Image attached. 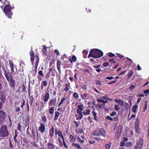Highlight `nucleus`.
<instances>
[{
	"instance_id": "f257e3e1",
	"label": "nucleus",
	"mask_w": 149,
	"mask_h": 149,
	"mask_svg": "<svg viewBox=\"0 0 149 149\" xmlns=\"http://www.w3.org/2000/svg\"><path fill=\"white\" fill-rule=\"evenodd\" d=\"M103 55V52L100 50L97 49H91L88 58L92 57L94 58H99Z\"/></svg>"
},
{
	"instance_id": "f03ea898",
	"label": "nucleus",
	"mask_w": 149,
	"mask_h": 149,
	"mask_svg": "<svg viewBox=\"0 0 149 149\" xmlns=\"http://www.w3.org/2000/svg\"><path fill=\"white\" fill-rule=\"evenodd\" d=\"M9 133L7 127L6 125H2L0 128V136L1 137H7L8 136Z\"/></svg>"
},
{
	"instance_id": "7ed1b4c3",
	"label": "nucleus",
	"mask_w": 149,
	"mask_h": 149,
	"mask_svg": "<svg viewBox=\"0 0 149 149\" xmlns=\"http://www.w3.org/2000/svg\"><path fill=\"white\" fill-rule=\"evenodd\" d=\"M140 123L139 118L136 119V121L135 123L134 128L136 133L137 135H139L140 133L141 129L139 127Z\"/></svg>"
},
{
	"instance_id": "20e7f679",
	"label": "nucleus",
	"mask_w": 149,
	"mask_h": 149,
	"mask_svg": "<svg viewBox=\"0 0 149 149\" xmlns=\"http://www.w3.org/2000/svg\"><path fill=\"white\" fill-rule=\"evenodd\" d=\"M143 140L142 138H140L136 142V145L134 149H142L143 144Z\"/></svg>"
},
{
	"instance_id": "39448f33",
	"label": "nucleus",
	"mask_w": 149,
	"mask_h": 149,
	"mask_svg": "<svg viewBox=\"0 0 149 149\" xmlns=\"http://www.w3.org/2000/svg\"><path fill=\"white\" fill-rule=\"evenodd\" d=\"M122 127L121 125L118 126L117 128V130L115 133V136L116 138L118 139L121 134Z\"/></svg>"
},
{
	"instance_id": "423d86ee",
	"label": "nucleus",
	"mask_w": 149,
	"mask_h": 149,
	"mask_svg": "<svg viewBox=\"0 0 149 149\" xmlns=\"http://www.w3.org/2000/svg\"><path fill=\"white\" fill-rule=\"evenodd\" d=\"M11 10V8L9 5H6L5 6L4 9V11L5 14L7 16H8L9 15Z\"/></svg>"
},
{
	"instance_id": "0eeeda50",
	"label": "nucleus",
	"mask_w": 149,
	"mask_h": 149,
	"mask_svg": "<svg viewBox=\"0 0 149 149\" xmlns=\"http://www.w3.org/2000/svg\"><path fill=\"white\" fill-rule=\"evenodd\" d=\"M6 117L5 112L2 110L0 111V123H2Z\"/></svg>"
},
{
	"instance_id": "6e6552de",
	"label": "nucleus",
	"mask_w": 149,
	"mask_h": 149,
	"mask_svg": "<svg viewBox=\"0 0 149 149\" xmlns=\"http://www.w3.org/2000/svg\"><path fill=\"white\" fill-rule=\"evenodd\" d=\"M56 98L55 97L54 99H51L49 103V106H55L56 104Z\"/></svg>"
},
{
	"instance_id": "1a4fd4ad",
	"label": "nucleus",
	"mask_w": 149,
	"mask_h": 149,
	"mask_svg": "<svg viewBox=\"0 0 149 149\" xmlns=\"http://www.w3.org/2000/svg\"><path fill=\"white\" fill-rule=\"evenodd\" d=\"M45 129V125L42 123H41L40 126L38 128V130L40 131L41 133H43Z\"/></svg>"
},
{
	"instance_id": "9d476101",
	"label": "nucleus",
	"mask_w": 149,
	"mask_h": 149,
	"mask_svg": "<svg viewBox=\"0 0 149 149\" xmlns=\"http://www.w3.org/2000/svg\"><path fill=\"white\" fill-rule=\"evenodd\" d=\"M11 77V79L10 80L9 84L10 85V86L11 87H14L15 86V81L14 80H13V79L12 77V76H10Z\"/></svg>"
},
{
	"instance_id": "9b49d317",
	"label": "nucleus",
	"mask_w": 149,
	"mask_h": 149,
	"mask_svg": "<svg viewBox=\"0 0 149 149\" xmlns=\"http://www.w3.org/2000/svg\"><path fill=\"white\" fill-rule=\"evenodd\" d=\"M99 132L100 133V136L102 135L104 138L106 137V132L105 130L103 128H101L99 130Z\"/></svg>"
},
{
	"instance_id": "f8f14e48",
	"label": "nucleus",
	"mask_w": 149,
	"mask_h": 149,
	"mask_svg": "<svg viewBox=\"0 0 149 149\" xmlns=\"http://www.w3.org/2000/svg\"><path fill=\"white\" fill-rule=\"evenodd\" d=\"M91 108H93V111L92 112V113H93V115L94 116V119L95 120H96V121H98V120H97V113L95 112V108H94V107L93 106H92L91 107Z\"/></svg>"
},
{
	"instance_id": "ddd939ff",
	"label": "nucleus",
	"mask_w": 149,
	"mask_h": 149,
	"mask_svg": "<svg viewBox=\"0 0 149 149\" xmlns=\"http://www.w3.org/2000/svg\"><path fill=\"white\" fill-rule=\"evenodd\" d=\"M92 135L94 136H100V133L99 132V130H96L94 131L92 133Z\"/></svg>"
},
{
	"instance_id": "4468645a",
	"label": "nucleus",
	"mask_w": 149,
	"mask_h": 149,
	"mask_svg": "<svg viewBox=\"0 0 149 149\" xmlns=\"http://www.w3.org/2000/svg\"><path fill=\"white\" fill-rule=\"evenodd\" d=\"M61 62L59 60H58L57 61V67L59 73L61 72Z\"/></svg>"
},
{
	"instance_id": "2eb2a0df",
	"label": "nucleus",
	"mask_w": 149,
	"mask_h": 149,
	"mask_svg": "<svg viewBox=\"0 0 149 149\" xmlns=\"http://www.w3.org/2000/svg\"><path fill=\"white\" fill-rule=\"evenodd\" d=\"M44 101L47 102L49 97V93H46L45 94L44 96Z\"/></svg>"
},
{
	"instance_id": "dca6fc26",
	"label": "nucleus",
	"mask_w": 149,
	"mask_h": 149,
	"mask_svg": "<svg viewBox=\"0 0 149 149\" xmlns=\"http://www.w3.org/2000/svg\"><path fill=\"white\" fill-rule=\"evenodd\" d=\"M0 96H1L0 99H1V100L2 101L3 103H4V101L5 99V97L4 95L3 92L1 91V92H0Z\"/></svg>"
},
{
	"instance_id": "f3484780",
	"label": "nucleus",
	"mask_w": 149,
	"mask_h": 149,
	"mask_svg": "<svg viewBox=\"0 0 149 149\" xmlns=\"http://www.w3.org/2000/svg\"><path fill=\"white\" fill-rule=\"evenodd\" d=\"M4 75L7 81H9L11 79V75L9 73H7V72L4 73Z\"/></svg>"
},
{
	"instance_id": "a211bd4d",
	"label": "nucleus",
	"mask_w": 149,
	"mask_h": 149,
	"mask_svg": "<svg viewBox=\"0 0 149 149\" xmlns=\"http://www.w3.org/2000/svg\"><path fill=\"white\" fill-rule=\"evenodd\" d=\"M75 116L77 119L81 120L83 117L82 113H78Z\"/></svg>"
},
{
	"instance_id": "6ab92c4d",
	"label": "nucleus",
	"mask_w": 149,
	"mask_h": 149,
	"mask_svg": "<svg viewBox=\"0 0 149 149\" xmlns=\"http://www.w3.org/2000/svg\"><path fill=\"white\" fill-rule=\"evenodd\" d=\"M54 128L53 126L52 127L51 129L49 131V135L51 137H52L54 136Z\"/></svg>"
},
{
	"instance_id": "aec40b11",
	"label": "nucleus",
	"mask_w": 149,
	"mask_h": 149,
	"mask_svg": "<svg viewBox=\"0 0 149 149\" xmlns=\"http://www.w3.org/2000/svg\"><path fill=\"white\" fill-rule=\"evenodd\" d=\"M138 105L136 104H135L134 105L132 109V111L134 113H136V110L138 108Z\"/></svg>"
},
{
	"instance_id": "412c9836",
	"label": "nucleus",
	"mask_w": 149,
	"mask_h": 149,
	"mask_svg": "<svg viewBox=\"0 0 149 149\" xmlns=\"http://www.w3.org/2000/svg\"><path fill=\"white\" fill-rule=\"evenodd\" d=\"M56 134H57V133H56ZM57 134L63 140H64V138L62 132L61 131H59L58 132Z\"/></svg>"
},
{
	"instance_id": "4be33fe9",
	"label": "nucleus",
	"mask_w": 149,
	"mask_h": 149,
	"mask_svg": "<svg viewBox=\"0 0 149 149\" xmlns=\"http://www.w3.org/2000/svg\"><path fill=\"white\" fill-rule=\"evenodd\" d=\"M144 103H145V104L144 105V107L143 108V112H145V111L147 109L148 101H145Z\"/></svg>"
},
{
	"instance_id": "5701e85b",
	"label": "nucleus",
	"mask_w": 149,
	"mask_h": 149,
	"mask_svg": "<svg viewBox=\"0 0 149 149\" xmlns=\"http://www.w3.org/2000/svg\"><path fill=\"white\" fill-rule=\"evenodd\" d=\"M59 115V112L57 111L55 112V116L54 118V120H56L58 119Z\"/></svg>"
},
{
	"instance_id": "b1692460",
	"label": "nucleus",
	"mask_w": 149,
	"mask_h": 149,
	"mask_svg": "<svg viewBox=\"0 0 149 149\" xmlns=\"http://www.w3.org/2000/svg\"><path fill=\"white\" fill-rule=\"evenodd\" d=\"M91 112V111L90 109H87L86 110V111H84L83 112V114L84 116H86L87 115L89 114H90Z\"/></svg>"
},
{
	"instance_id": "393cba45",
	"label": "nucleus",
	"mask_w": 149,
	"mask_h": 149,
	"mask_svg": "<svg viewBox=\"0 0 149 149\" xmlns=\"http://www.w3.org/2000/svg\"><path fill=\"white\" fill-rule=\"evenodd\" d=\"M74 111H72V115L70 116V120H71L72 122H73L74 123V116L72 113L74 114V113H73Z\"/></svg>"
},
{
	"instance_id": "a878e982",
	"label": "nucleus",
	"mask_w": 149,
	"mask_h": 149,
	"mask_svg": "<svg viewBox=\"0 0 149 149\" xmlns=\"http://www.w3.org/2000/svg\"><path fill=\"white\" fill-rule=\"evenodd\" d=\"M111 143L108 144H106L104 145V149H109L110 148Z\"/></svg>"
},
{
	"instance_id": "bb28decb",
	"label": "nucleus",
	"mask_w": 149,
	"mask_h": 149,
	"mask_svg": "<svg viewBox=\"0 0 149 149\" xmlns=\"http://www.w3.org/2000/svg\"><path fill=\"white\" fill-rule=\"evenodd\" d=\"M48 146H49L52 149H54V144L50 143L49 141V143L47 144Z\"/></svg>"
},
{
	"instance_id": "cd10ccee",
	"label": "nucleus",
	"mask_w": 149,
	"mask_h": 149,
	"mask_svg": "<svg viewBox=\"0 0 149 149\" xmlns=\"http://www.w3.org/2000/svg\"><path fill=\"white\" fill-rule=\"evenodd\" d=\"M54 107H52L50 108L49 110V112L50 114H52L54 112Z\"/></svg>"
},
{
	"instance_id": "c85d7f7f",
	"label": "nucleus",
	"mask_w": 149,
	"mask_h": 149,
	"mask_svg": "<svg viewBox=\"0 0 149 149\" xmlns=\"http://www.w3.org/2000/svg\"><path fill=\"white\" fill-rule=\"evenodd\" d=\"M88 95L86 93H84V95H81V97L83 99V100H86L87 99L86 97H87Z\"/></svg>"
},
{
	"instance_id": "c756f323",
	"label": "nucleus",
	"mask_w": 149,
	"mask_h": 149,
	"mask_svg": "<svg viewBox=\"0 0 149 149\" xmlns=\"http://www.w3.org/2000/svg\"><path fill=\"white\" fill-rule=\"evenodd\" d=\"M19 88L22 89L21 91L22 92H24L25 90V86L24 84H22L21 87H19Z\"/></svg>"
},
{
	"instance_id": "7c9ffc66",
	"label": "nucleus",
	"mask_w": 149,
	"mask_h": 149,
	"mask_svg": "<svg viewBox=\"0 0 149 149\" xmlns=\"http://www.w3.org/2000/svg\"><path fill=\"white\" fill-rule=\"evenodd\" d=\"M78 109L83 110L84 109V105L83 104L78 105Z\"/></svg>"
},
{
	"instance_id": "2f4dec72",
	"label": "nucleus",
	"mask_w": 149,
	"mask_h": 149,
	"mask_svg": "<svg viewBox=\"0 0 149 149\" xmlns=\"http://www.w3.org/2000/svg\"><path fill=\"white\" fill-rule=\"evenodd\" d=\"M65 98L64 97H63V98L61 100L59 104L58 105V107H59L62 104H63L64 102L65 101Z\"/></svg>"
},
{
	"instance_id": "473e14b6",
	"label": "nucleus",
	"mask_w": 149,
	"mask_h": 149,
	"mask_svg": "<svg viewBox=\"0 0 149 149\" xmlns=\"http://www.w3.org/2000/svg\"><path fill=\"white\" fill-rule=\"evenodd\" d=\"M70 141L72 143L74 142V137L72 135H70Z\"/></svg>"
},
{
	"instance_id": "72a5a7b5",
	"label": "nucleus",
	"mask_w": 149,
	"mask_h": 149,
	"mask_svg": "<svg viewBox=\"0 0 149 149\" xmlns=\"http://www.w3.org/2000/svg\"><path fill=\"white\" fill-rule=\"evenodd\" d=\"M132 145V143L131 142H128L126 143L125 146L127 147L129 146H131Z\"/></svg>"
},
{
	"instance_id": "f704fd0d",
	"label": "nucleus",
	"mask_w": 149,
	"mask_h": 149,
	"mask_svg": "<svg viewBox=\"0 0 149 149\" xmlns=\"http://www.w3.org/2000/svg\"><path fill=\"white\" fill-rule=\"evenodd\" d=\"M114 108L117 111H118L120 109V108L118 105H116L115 106Z\"/></svg>"
},
{
	"instance_id": "c9c22d12",
	"label": "nucleus",
	"mask_w": 149,
	"mask_h": 149,
	"mask_svg": "<svg viewBox=\"0 0 149 149\" xmlns=\"http://www.w3.org/2000/svg\"><path fill=\"white\" fill-rule=\"evenodd\" d=\"M75 147L78 149H82V148L78 144L75 143Z\"/></svg>"
},
{
	"instance_id": "e433bc0d",
	"label": "nucleus",
	"mask_w": 149,
	"mask_h": 149,
	"mask_svg": "<svg viewBox=\"0 0 149 149\" xmlns=\"http://www.w3.org/2000/svg\"><path fill=\"white\" fill-rule=\"evenodd\" d=\"M65 88L64 89V90H65L66 91H67L69 90V88L68 87L69 84H67V83L65 85Z\"/></svg>"
},
{
	"instance_id": "4c0bfd02",
	"label": "nucleus",
	"mask_w": 149,
	"mask_h": 149,
	"mask_svg": "<svg viewBox=\"0 0 149 149\" xmlns=\"http://www.w3.org/2000/svg\"><path fill=\"white\" fill-rule=\"evenodd\" d=\"M135 87H136V86H135L133 85H132L130 86L129 89L131 91H132Z\"/></svg>"
},
{
	"instance_id": "58836bf2",
	"label": "nucleus",
	"mask_w": 149,
	"mask_h": 149,
	"mask_svg": "<svg viewBox=\"0 0 149 149\" xmlns=\"http://www.w3.org/2000/svg\"><path fill=\"white\" fill-rule=\"evenodd\" d=\"M77 140L78 142L81 143H83L84 142V140H81L79 137L77 138Z\"/></svg>"
},
{
	"instance_id": "ea45409f",
	"label": "nucleus",
	"mask_w": 149,
	"mask_h": 149,
	"mask_svg": "<svg viewBox=\"0 0 149 149\" xmlns=\"http://www.w3.org/2000/svg\"><path fill=\"white\" fill-rule=\"evenodd\" d=\"M133 73L132 70L130 71L128 73V77L129 78V77H130L131 76H132V75H133Z\"/></svg>"
},
{
	"instance_id": "a19ab883",
	"label": "nucleus",
	"mask_w": 149,
	"mask_h": 149,
	"mask_svg": "<svg viewBox=\"0 0 149 149\" xmlns=\"http://www.w3.org/2000/svg\"><path fill=\"white\" fill-rule=\"evenodd\" d=\"M116 114V113L115 111H113L110 114V115L111 117H113Z\"/></svg>"
},
{
	"instance_id": "79ce46f5",
	"label": "nucleus",
	"mask_w": 149,
	"mask_h": 149,
	"mask_svg": "<svg viewBox=\"0 0 149 149\" xmlns=\"http://www.w3.org/2000/svg\"><path fill=\"white\" fill-rule=\"evenodd\" d=\"M42 119V121L44 122V123H46L47 119L45 116H43Z\"/></svg>"
},
{
	"instance_id": "37998d69",
	"label": "nucleus",
	"mask_w": 149,
	"mask_h": 149,
	"mask_svg": "<svg viewBox=\"0 0 149 149\" xmlns=\"http://www.w3.org/2000/svg\"><path fill=\"white\" fill-rule=\"evenodd\" d=\"M47 49V47L45 45L43 46V48L42 49V51L43 54H46V53L44 52V49Z\"/></svg>"
},
{
	"instance_id": "c03bdc74",
	"label": "nucleus",
	"mask_w": 149,
	"mask_h": 149,
	"mask_svg": "<svg viewBox=\"0 0 149 149\" xmlns=\"http://www.w3.org/2000/svg\"><path fill=\"white\" fill-rule=\"evenodd\" d=\"M118 104L121 106H123V105H124V101L121 100L119 102Z\"/></svg>"
},
{
	"instance_id": "a18cd8bd",
	"label": "nucleus",
	"mask_w": 149,
	"mask_h": 149,
	"mask_svg": "<svg viewBox=\"0 0 149 149\" xmlns=\"http://www.w3.org/2000/svg\"><path fill=\"white\" fill-rule=\"evenodd\" d=\"M125 107L126 109H128V108L129 107V104L128 103H127V102H125Z\"/></svg>"
},
{
	"instance_id": "49530a36",
	"label": "nucleus",
	"mask_w": 149,
	"mask_h": 149,
	"mask_svg": "<svg viewBox=\"0 0 149 149\" xmlns=\"http://www.w3.org/2000/svg\"><path fill=\"white\" fill-rule=\"evenodd\" d=\"M94 138L96 139L98 141L100 140L102 141L104 139H101L100 138H97L96 137H94Z\"/></svg>"
},
{
	"instance_id": "de8ad7c7",
	"label": "nucleus",
	"mask_w": 149,
	"mask_h": 149,
	"mask_svg": "<svg viewBox=\"0 0 149 149\" xmlns=\"http://www.w3.org/2000/svg\"><path fill=\"white\" fill-rule=\"evenodd\" d=\"M108 54V56H109L110 57H113L115 56V55L114 54H113V53H112L111 52H110V53H109Z\"/></svg>"
},
{
	"instance_id": "09e8293b",
	"label": "nucleus",
	"mask_w": 149,
	"mask_h": 149,
	"mask_svg": "<svg viewBox=\"0 0 149 149\" xmlns=\"http://www.w3.org/2000/svg\"><path fill=\"white\" fill-rule=\"evenodd\" d=\"M106 119H107L109 120H110L111 121H113V118L111 117L110 116H108L106 118Z\"/></svg>"
},
{
	"instance_id": "8fccbe9b",
	"label": "nucleus",
	"mask_w": 149,
	"mask_h": 149,
	"mask_svg": "<svg viewBox=\"0 0 149 149\" xmlns=\"http://www.w3.org/2000/svg\"><path fill=\"white\" fill-rule=\"evenodd\" d=\"M122 140L125 142L128 140V139L127 138L124 137L123 138Z\"/></svg>"
},
{
	"instance_id": "3c124183",
	"label": "nucleus",
	"mask_w": 149,
	"mask_h": 149,
	"mask_svg": "<svg viewBox=\"0 0 149 149\" xmlns=\"http://www.w3.org/2000/svg\"><path fill=\"white\" fill-rule=\"evenodd\" d=\"M96 84L99 85H102V82H101L99 80H96Z\"/></svg>"
},
{
	"instance_id": "603ef678",
	"label": "nucleus",
	"mask_w": 149,
	"mask_h": 149,
	"mask_svg": "<svg viewBox=\"0 0 149 149\" xmlns=\"http://www.w3.org/2000/svg\"><path fill=\"white\" fill-rule=\"evenodd\" d=\"M125 142L121 140V142L120 143V146H123L125 145Z\"/></svg>"
},
{
	"instance_id": "864d4df0",
	"label": "nucleus",
	"mask_w": 149,
	"mask_h": 149,
	"mask_svg": "<svg viewBox=\"0 0 149 149\" xmlns=\"http://www.w3.org/2000/svg\"><path fill=\"white\" fill-rule=\"evenodd\" d=\"M57 110L58 111H61L62 112H63L64 111V109H63V108L61 107H59V108L57 109Z\"/></svg>"
},
{
	"instance_id": "5fc2aeb1",
	"label": "nucleus",
	"mask_w": 149,
	"mask_h": 149,
	"mask_svg": "<svg viewBox=\"0 0 149 149\" xmlns=\"http://www.w3.org/2000/svg\"><path fill=\"white\" fill-rule=\"evenodd\" d=\"M109 65V63L107 62H105L104 63L102 64L103 66L105 67Z\"/></svg>"
},
{
	"instance_id": "6e6d98bb",
	"label": "nucleus",
	"mask_w": 149,
	"mask_h": 149,
	"mask_svg": "<svg viewBox=\"0 0 149 149\" xmlns=\"http://www.w3.org/2000/svg\"><path fill=\"white\" fill-rule=\"evenodd\" d=\"M88 120L89 121L90 123H92L93 122V120L92 118L90 116L88 118Z\"/></svg>"
},
{
	"instance_id": "4d7b16f0",
	"label": "nucleus",
	"mask_w": 149,
	"mask_h": 149,
	"mask_svg": "<svg viewBox=\"0 0 149 149\" xmlns=\"http://www.w3.org/2000/svg\"><path fill=\"white\" fill-rule=\"evenodd\" d=\"M70 61L71 63H72L73 61H74V56H73L72 57V58L70 59Z\"/></svg>"
},
{
	"instance_id": "13d9d810",
	"label": "nucleus",
	"mask_w": 149,
	"mask_h": 149,
	"mask_svg": "<svg viewBox=\"0 0 149 149\" xmlns=\"http://www.w3.org/2000/svg\"><path fill=\"white\" fill-rule=\"evenodd\" d=\"M38 74L39 75H41L42 76H43L44 75L43 73V72L42 71L40 70L38 72Z\"/></svg>"
},
{
	"instance_id": "bf43d9fd",
	"label": "nucleus",
	"mask_w": 149,
	"mask_h": 149,
	"mask_svg": "<svg viewBox=\"0 0 149 149\" xmlns=\"http://www.w3.org/2000/svg\"><path fill=\"white\" fill-rule=\"evenodd\" d=\"M113 118V120H114V121H117L118 120V116L115 117Z\"/></svg>"
},
{
	"instance_id": "052dcab7",
	"label": "nucleus",
	"mask_w": 149,
	"mask_h": 149,
	"mask_svg": "<svg viewBox=\"0 0 149 149\" xmlns=\"http://www.w3.org/2000/svg\"><path fill=\"white\" fill-rule=\"evenodd\" d=\"M101 65H94L93 67L95 68H100V67Z\"/></svg>"
},
{
	"instance_id": "680f3d73",
	"label": "nucleus",
	"mask_w": 149,
	"mask_h": 149,
	"mask_svg": "<svg viewBox=\"0 0 149 149\" xmlns=\"http://www.w3.org/2000/svg\"><path fill=\"white\" fill-rule=\"evenodd\" d=\"M30 100H31V103H30V104L31 105H32V104L33 103V99L32 95L31 96V97H30Z\"/></svg>"
},
{
	"instance_id": "e2e57ef3",
	"label": "nucleus",
	"mask_w": 149,
	"mask_h": 149,
	"mask_svg": "<svg viewBox=\"0 0 149 149\" xmlns=\"http://www.w3.org/2000/svg\"><path fill=\"white\" fill-rule=\"evenodd\" d=\"M42 83H43V85L45 86H47V82L46 81H43Z\"/></svg>"
},
{
	"instance_id": "0e129e2a",
	"label": "nucleus",
	"mask_w": 149,
	"mask_h": 149,
	"mask_svg": "<svg viewBox=\"0 0 149 149\" xmlns=\"http://www.w3.org/2000/svg\"><path fill=\"white\" fill-rule=\"evenodd\" d=\"M11 70V73H13L14 72L13 66H10Z\"/></svg>"
},
{
	"instance_id": "69168bd1",
	"label": "nucleus",
	"mask_w": 149,
	"mask_h": 149,
	"mask_svg": "<svg viewBox=\"0 0 149 149\" xmlns=\"http://www.w3.org/2000/svg\"><path fill=\"white\" fill-rule=\"evenodd\" d=\"M117 54V56L119 57L120 58H121L124 57L123 55H120L119 54Z\"/></svg>"
},
{
	"instance_id": "338daca9",
	"label": "nucleus",
	"mask_w": 149,
	"mask_h": 149,
	"mask_svg": "<svg viewBox=\"0 0 149 149\" xmlns=\"http://www.w3.org/2000/svg\"><path fill=\"white\" fill-rule=\"evenodd\" d=\"M84 72H88V74H91V72L87 69H85L84 70Z\"/></svg>"
},
{
	"instance_id": "774afa93",
	"label": "nucleus",
	"mask_w": 149,
	"mask_h": 149,
	"mask_svg": "<svg viewBox=\"0 0 149 149\" xmlns=\"http://www.w3.org/2000/svg\"><path fill=\"white\" fill-rule=\"evenodd\" d=\"M149 93V90L147 89L145 90L144 91V93L145 94H147Z\"/></svg>"
}]
</instances>
